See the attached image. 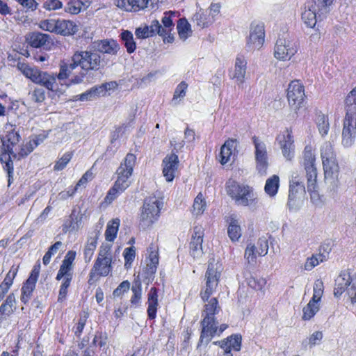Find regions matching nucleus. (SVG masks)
<instances>
[{
    "instance_id": "37998d69",
    "label": "nucleus",
    "mask_w": 356,
    "mask_h": 356,
    "mask_svg": "<svg viewBox=\"0 0 356 356\" xmlns=\"http://www.w3.org/2000/svg\"><path fill=\"white\" fill-rule=\"evenodd\" d=\"M318 8V17L323 19L331 10L334 0H312Z\"/></svg>"
},
{
    "instance_id": "680f3d73",
    "label": "nucleus",
    "mask_w": 356,
    "mask_h": 356,
    "mask_svg": "<svg viewBox=\"0 0 356 356\" xmlns=\"http://www.w3.org/2000/svg\"><path fill=\"white\" fill-rule=\"evenodd\" d=\"M107 342V334L106 333L99 332L97 333L95 336L92 341V345L95 346H99L100 348H102L103 350H106L108 348Z\"/></svg>"
},
{
    "instance_id": "72a5a7b5",
    "label": "nucleus",
    "mask_w": 356,
    "mask_h": 356,
    "mask_svg": "<svg viewBox=\"0 0 356 356\" xmlns=\"http://www.w3.org/2000/svg\"><path fill=\"white\" fill-rule=\"evenodd\" d=\"M99 232L98 231H95L91 234V236H90L88 238L87 244L84 250V257L86 262L90 261L92 259L94 251L96 249L97 241L99 237Z\"/></svg>"
},
{
    "instance_id": "9b49d317",
    "label": "nucleus",
    "mask_w": 356,
    "mask_h": 356,
    "mask_svg": "<svg viewBox=\"0 0 356 356\" xmlns=\"http://www.w3.org/2000/svg\"><path fill=\"white\" fill-rule=\"evenodd\" d=\"M252 142L254 146L256 169L260 175H265L268 167V156L266 143L256 136L252 137Z\"/></svg>"
},
{
    "instance_id": "393cba45",
    "label": "nucleus",
    "mask_w": 356,
    "mask_h": 356,
    "mask_svg": "<svg viewBox=\"0 0 356 356\" xmlns=\"http://www.w3.org/2000/svg\"><path fill=\"white\" fill-rule=\"evenodd\" d=\"M16 309L15 296L13 293H11L0 306V323L14 314Z\"/></svg>"
},
{
    "instance_id": "c03bdc74",
    "label": "nucleus",
    "mask_w": 356,
    "mask_h": 356,
    "mask_svg": "<svg viewBox=\"0 0 356 356\" xmlns=\"http://www.w3.org/2000/svg\"><path fill=\"white\" fill-rule=\"evenodd\" d=\"M346 115L354 116L356 114V88L350 92L346 99Z\"/></svg>"
},
{
    "instance_id": "c85d7f7f",
    "label": "nucleus",
    "mask_w": 356,
    "mask_h": 356,
    "mask_svg": "<svg viewBox=\"0 0 356 356\" xmlns=\"http://www.w3.org/2000/svg\"><path fill=\"white\" fill-rule=\"evenodd\" d=\"M351 283V277L348 272H342L335 280V287L334 289V296L337 298L339 297L350 286Z\"/></svg>"
},
{
    "instance_id": "bb28decb",
    "label": "nucleus",
    "mask_w": 356,
    "mask_h": 356,
    "mask_svg": "<svg viewBox=\"0 0 356 356\" xmlns=\"http://www.w3.org/2000/svg\"><path fill=\"white\" fill-rule=\"evenodd\" d=\"M26 40L33 47L40 48L51 43V36L48 34L33 32L27 35Z\"/></svg>"
},
{
    "instance_id": "e433bc0d",
    "label": "nucleus",
    "mask_w": 356,
    "mask_h": 356,
    "mask_svg": "<svg viewBox=\"0 0 356 356\" xmlns=\"http://www.w3.org/2000/svg\"><path fill=\"white\" fill-rule=\"evenodd\" d=\"M36 282L29 279L22 287L21 301L24 304H27L32 297L33 292L35 288Z\"/></svg>"
},
{
    "instance_id": "412c9836",
    "label": "nucleus",
    "mask_w": 356,
    "mask_h": 356,
    "mask_svg": "<svg viewBox=\"0 0 356 356\" xmlns=\"http://www.w3.org/2000/svg\"><path fill=\"white\" fill-rule=\"evenodd\" d=\"M247 64V60L243 56L238 55L236 57L231 77L238 85L245 81Z\"/></svg>"
},
{
    "instance_id": "09e8293b",
    "label": "nucleus",
    "mask_w": 356,
    "mask_h": 356,
    "mask_svg": "<svg viewBox=\"0 0 356 356\" xmlns=\"http://www.w3.org/2000/svg\"><path fill=\"white\" fill-rule=\"evenodd\" d=\"M179 35L181 39L185 40L191 33V25L184 19H181L177 26Z\"/></svg>"
},
{
    "instance_id": "6e6552de",
    "label": "nucleus",
    "mask_w": 356,
    "mask_h": 356,
    "mask_svg": "<svg viewBox=\"0 0 356 356\" xmlns=\"http://www.w3.org/2000/svg\"><path fill=\"white\" fill-rule=\"evenodd\" d=\"M162 202L156 197L145 199L140 217L139 225L143 229L151 227L158 219Z\"/></svg>"
},
{
    "instance_id": "39448f33",
    "label": "nucleus",
    "mask_w": 356,
    "mask_h": 356,
    "mask_svg": "<svg viewBox=\"0 0 356 356\" xmlns=\"http://www.w3.org/2000/svg\"><path fill=\"white\" fill-rule=\"evenodd\" d=\"M226 191L238 206L254 207L257 204V195L253 188L248 185L229 180L227 182Z\"/></svg>"
},
{
    "instance_id": "de8ad7c7",
    "label": "nucleus",
    "mask_w": 356,
    "mask_h": 356,
    "mask_svg": "<svg viewBox=\"0 0 356 356\" xmlns=\"http://www.w3.org/2000/svg\"><path fill=\"white\" fill-rule=\"evenodd\" d=\"M319 308L318 303L310 300L303 308L302 319L305 321L310 320L318 312Z\"/></svg>"
},
{
    "instance_id": "20e7f679",
    "label": "nucleus",
    "mask_w": 356,
    "mask_h": 356,
    "mask_svg": "<svg viewBox=\"0 0 356 356\" xmlns=\"http://www.w3.org/2000/svg\"><path fill=\"white\" fill-rule=\"evenodd\" d=\"M207 303L204 305V309L202 312L203 320L202 321V332L200 335V343L204 341L208 343L211 337L216 334L218 330V323L216 322L214 315L220 310L218 305V301L216 298H212L206 300Z\"/></svg>"
},
{
    "instance_id": "3c124183",
    "label": "nucleus",
    "mask_w": 356,
    "mask_h": 356,
    "mask_svg": "<svg viewBox=\"0 0 356 356\" xmlns=\"http://www.w3.org/2000/svg\"><path fill=\"white\" fill-rule=\"evenodd\" d=\"M316 124L320 134L323 136L327 134L330 124L327 117L323 113H319L316 117Z\"/></svg>"
},
{
    "instance_id": "9d476101",
    "label": "nucleus",
    "mask_w": 356,
    "mask_h": 356,
    "mask_svg": "<svg viewBox=\"0 0 356 356\" xmlns=\"http://www.w3.org/2000/svg\"><path fill=\"white\" fill-rule=\"evenodd\" d=\"M298 51L296 43L289 37H280L277 39L275 49V57L281 60H289Z\"/></svg>"
},
{
    "instance_id": "58836bf2",
    "label": "nucleus",
    "mask_w": 356,
    "mask_h": 356,
    "mask_svg": "<svg viewBox=\"0 0 356 356\" xmlns=\"http://www.w3.org/2000/svg\"><path fill=\"white\" fill-rule=\"evenodd\" d=\"M228 236L232 241L239 239L241 236V229L238 220L235 218L231 217L227 229Z\"/></svg>"
},
{
    "instance_id": "6ab92c4d",
    "label": "nucleus",
    "mask_w": 356,
    "mask_h": 356,
    "mask_svg": "<svg viewBox=\"0 0 356 356\" xmlns=\"http://www.w3.org/2000/svg\"><path fill=\"white\" fill-rule=\"evenodd\" d=\"M204 230L201 227H195L190 243V253L193 258L202 257Z\"/></svg>"
},
{
    "instance_id": "423d86ee",
    "label": "nucleus",
    "mask_w": 356,
    "mask_h": 356,
    "mask_svg": "<svg viewBox=\"0 0 356 356\" xmlns=\"http://www.w3.org/2000/svg\"><path fill=\"white\" fill-rule=\"evenodd\" d=\"M17 69L33 83L40 85L51 91L57 90V75L56 74L41 71L37 68L31 67L24 63H18Z\"/></svg>"
},
{
    "instance_id": "ea45409f",
    "label": "nucleus",
    "mask_w": 356,
    "mask_h": 356,
    "mask_svg": "<svg viewBox=\"0 0 356 356\" xmlns=\"http://www.w3.org/2000/svg\"><path fill=\"white\" fill-rule=\"evenodd\" d=\"M305 191H299L297 187H293L292 185L289 186V194L288 204L290 208H294L299 205L301 199L302 198Z\"/></svg>"
},
{
    "instance_id": "f3484780",
    "label": "nucleus",
    "mask_w": 356,
    "mask_h": 356,
    "mask_svg": "<svg viewBox=\"0 0 356 356\" xmlns=\"http://www.w3.org/2000/svg\"><path fill=\"white\" fill-rule=\"evenodd\" d=\"M265 33L262 24H252L247 46L250 50L259 49L264 42Z\"/></svg>"
},
{
    "instance_id": "5fc2aeb1",
    "label": "nucleus",
    "mask_w": 356,
    "mask_h": 356,
    "mask_svg": "<svg viewBox=\"0 0 356 356\" xmlns=\"http://www.w3.org/2000/svg\"><path fill=\"white\" fill-rule=\"evenodd\" d=\"M206 209V202L202 193H199L195 198L193 205V213L195 215L202 214Z\"/></svg>"
},
{
    "instance_id": "13d9d810",
    "label": "nucleus",
    "mask_w": 356,
    "mask_h": 356,
    "mask_svg": "<svg viewBox=\"0 0 356 356\" xmlns=\"http://www.w3.org/2000/svg\"><path fill=\"white\" fill-rule=\"evenodd\" d=\"M83 3L80 0H71L65 7V11L72 14L76 15L81 10Z\"/></svg>"
},
{
    "instance_id": "e2e57ef3",
    "label": "nucleus",
    "mask_w": 356,
    "mask_h": 356,
    "mask_svg": "<svg viewBox=\"0 0 356 356\" xmlns=\"http://www.w3.org/2000/svg\"><path fill=\"white\" fill-rule=\"evenodd\" d=\"M248 284L255 290H261L266 285V281L262 277H250L248 279Z\"/></svg>"
},
{
    "instance_id": "bf43d9fd",
    "label": "nucleus",
    "mask_w": 356,
    "mask_h": 356,
    "mask_svg": "<svg viewBox=\"0 0 356 356\" xmlns=\"http://www.w3.org/2000/svg\"><path fill=\"white\" fill-rule=\"evenodd\" d=\"M321 156L322 160L336 158L332 145L330 142H325L321 148Z\"/></svg>"
},
{
    "instance_id": "4c0bfd02",
    "label": "nucleus",
    "mask_w": 356,
    "mask_h": 356,
    "mask_svg": "<svg viewBox=\"0 0 356 356\" xmlns=\"http://www.w3.org/2000/svg\"><path fill=\"white\" fill-rule=\"evenodd\" d=\"M280 186V178L277 175H273L267 179L264 186V191L270 197H274Z\"/></svg>"
},
{
    "instance_id": "7c9ffc66",
    "label": "nucleus",
    "mask_w": 356,
    "mask_h": 356,
    "mask_svg": "<svg viewBox=\"0 0 356 356\" xmlns=\"http://www.w3.org/2000/svg\"><path fill=\"white\" fill-rule=\"evenodd\" d=\"M45 138L46 136L44 135L40 134L35 136L28 142L24 143V149H20L19 156H23V158L27 156L31 152L33 151L35 148L43 143Z\"/></svg>"
},
{
    "instance_id": "49530a36",
    "label": "nucleus",
    "mask_w": 356,
    "mask_h": 356,
    "mask_svg": "<svg viewBox=\"0 0 356 356\" xmlns=\"http://www.w3.org/2000/svg\"><path fill=\"white\" fill-rule=\"evenodd\" d=\"M120 225V220L118 218L113 219L111 223H108L105 232L106 239L108 241H113L116 238Z\"/></svg>"
},
{
    "instance_id": "864d4df0",
    "label": "nucleus",
    "mask_w": 356,
    "mask_h": 356,
    "mask_svg": "<svg viewBox=\"0 0 356 356\" xmlns=\"http://www.w3.org/2000/svg\"><path fill=\"white\" fill-rule=\"evenodd\" d=\"M102 91H104L102 87H92L90 90L79 95L78 99L82 102L92 100L97 97Z\"/></svg>"
},
{
    "instance_id": "c756f323",
    "label": "nucleus",
    "mask_w": 356,
    "mask_h": 356,
    "mask_svg": "<svg viewBox=\"0 0 356 356\" xmlns=\"http://www.w3.org/2000/svg\"><path fill=\"white\" fill-rule=\"evenodd\" d=\"M236 140L229 139L226 140L224 145L221 147L220 152V162L221 164L225 165L227 163L233 155V151L236 147Z\"/></svg>"
},
{
    "instance_id": "69168bd1",
    "label": "nucleus",
    "mask_w": 356,
    "mask_h": 356,
    "mask_svg": "<svg viewBox=\"0 0 356 356\" xmlns=\"http://www.w3.org/2000/svg\"><path fill=\"white\" fill-rule=\"evenodd\" d=\"M17 271L18 269L17 267L12 266L8 273H7L1 284L7 287L8 289H10V287L12 286L13 283V280L15 279L17 273Z\"/></svg>"
},
{
    "instance_id": "5701e85b",
    "label": "nucleus",
    "mask_w": 356,
    "mask_h": 356,
    "mask_svg": "<svg viewBox=\"0 0 356 356\" xmlns=\"http://www.w3.org/2000/svg\"><path fill=\"white\" fill-rule=\"evenodd\" d=\"M150 0H115V5L127 12H138L147 8Z\"/></svg>"
},
{
    "instance_id": "f8f14e48",
    "label": "nucleus",
    "mask_w": 356,
    "mask_h": 356,
    "mask_svg": "<svg viewBox=\"0 0 356 356\" xmlns=\"http://www.w3.org/2000/svg\"><path fill=\"white\" fill-rule=\"evenodd\" d=\"M81 61V69L88 72L90 70L97 71L104 68L106 65L104 58L97 52L90 51H77Z\"/></svg>"
},
{
    "instance_id": "4be33fe9",
    "label": "nucleus",
    "mask_w": 356,
    "mask_h": 356,
    "mask_svg": "<svg viewBox=\"0 0 356 356\" xmlns=\"http://www.w3.org/2000/svg\"><path fill=\"white\" fill-rule=\"evenodd\" d=\"M83 216L80 211L73 209L63 225V231L75 232L80 229L83 226Z\"/></svg>"
},
{
    "instance_id": "052dcab7",
    "label": "nucleus",
    "mask_w": 356,
    "mask_h": 356,
    "mask_svg": "<svg viewBox=\"0 0 356 356\" xmlns=\"http://www.w3.org/2000/svg\"><path fill=\"white\" fill-rule=\"evenodd\" d=\"M57 19H47L42 20L39 24V27L44 31L56 33Z\"/></svg>"
},
{
    "instance_id": "473e14b6",
    "label": "nucleus",
    "mask_w": 356,
    "mask_h": 356,
    "mask_svg": "<svg viewBox=\"0 0 356 356\" xmlns=\"http://www.w3.org/2000/svg\"><path fill=\"white\" fill-rule=\"evenodd\" d=\"M215 344H219L223 350H234L238 351L241 348V337L238 335L231 336L228 337L226 341H216Z\"/></svg>"
},
{
    "instance_id": "ddd939ff",
    "label": "nucleus",
    "mask_w": 356,
    "mask_h": 356,
    "mask_svg": "<svg viewBox=\"0 0 356 356\" xmlns=\"http://www.w3.org/2000/svg\"><path fill=\"white\" fill-rule=\"evenodd\" d=\"M305 97L304 86L300 81L298 80L291 81L287 88V99L289 104L296 110L302 104Z\"/></svg>"
},
{
    "instance_id": "774afa93",
    "label": "nucleus",
    "mask_w": 356,
    "mask_h": 356,
    "mask_svg": "<svg viewBox=\"0 0 356 356\" xmlns=\"http://www.w3.org/2000/svg\"><path fill=\"white\" fill-rule=\"evenodd\" d=\"M32 101L41 103L45 99V92L42 88H35L29 94Z\"/></svg>"
},
{
    "instance_id": "a878e982",
    "label": "nucleus",
    "mask_w": 356,
    "mask_h": 356,
    "mask_svg": "<svg viewBox=\"0 0 356 356\" xmlns=\"http://www.w3.org/2000/svg\"><path fill=\"white\" fill-rule=\"evenodd\" d=\"M79 31V25L71 20L57 19L56 34L63 36L74 35Z\"/></svg>"
},
{
    "instance_id": "4d7b16f0",
    "label": "nucleus",
    "mask_w": 356,
    "mask_h": 356,
    "mask_svg": "<svg viewBox=\"0 0 356 356\" xmlns=\"http://www.w3.org/2000/svg\"><path fill=\"white\" fill-rule=\"evenodd\" d=\"M323 282L321 280H317L314 284L313 288V296L310 300L314 301L315 302L318 304V302L321 300V297L323 294Z\"/></svg>"
},
{
    "instance_id": "cd10ccee",
    "label": "nucleus",
    "mask_w": 356,
    "mask_h": 356,
    "mask_svg": "<svg viewBox=\"0 0 356 356\" xmlns=\"http://www.w3.org/2000/svg\"><path fill=\"white\" fill-rule=\"evenodd\" d=\"M97 51L109 55H116L120 50L119 44L113 40H103L95 43Z\"/></svg>"
},
{
    "instance_id": "6e6d98bb",
    "label": "nucleus",
    "mask_w": 356,
    "mask_h": 356,
    "mask_svg": "<svg viewBox=\"0 0 356 356\" xmlns=\"http://www.w3.org/2000/svg\"><path fill=\"white\" fill-rule=\"evenodd\" d=\"M324 260H325V256L322 254L312 255L307 259L305 264V269L306 270H311Z\"/></svg>"
},
{
    "instance_id": "aec40b11",
    "label": "nucleus",
    "mask_w": 356,
    "mask_h": 356,
    "mask_svg": "<svg viewBox=\"0 0 356 356\" xmlns=\"http://www.w3.org/2000/svg\"><path fill=\"white\" fill-rule=\"evenodd\" d=\"M316 6L313 1H307L302 13V21L310 28L314 27L318 19H322L318 17V8Z\"/></svg>"
},
{
    "instance_id": "f257e3e1",
    "label": "nucleus",
    "mask_w": 356,
    "mask_h": 356,
    "mask_svg": "<svg viewBox=\"0 0 356 356\" xmlns=\"http://www.w3.org/2000/svg\"><path fill=\"white\" fill-rule=\"evenodd\" d=\"M20 136L13 124L5 125V135L1 138L2 147L0 150V162L3 169L7 173L8 184L10 186L13 181L14 168L11 156L20 160L23 156H19L21 149H24L23 143H19Z\"/></svg>"
},
{
    "instance_id": "a18cd8bd",
    "label": "nucleus",
    "mask_w": 356,
    "mask_h": 356,
    "mask_svg": "<svg viewBox=\"0 0 356 356\" xmlns=\"http://www.w3.org/2000/svg\"><path fill=\"white\" fill-rule=\"evenodd\" d=\"M121 38L124 42L127 52L129 54L133 53L136 50V44L134 42L132 33L127 30L124 31L121 33Z\"/></svg>"
},
{
    "instance_id": "338daca9",
    "label": "nucleus",
    "mask_w": 356,
    "mask_h": 356,
    "mask_svg": "<svg viewBox=\"0 0 356 356\" xmlns=\"http://www.w3.org/2000/svg\"><path fill=\"white\" fill-rule=\"evenodd\" d=\"M72 157V153L67 152L63 155L61 158L54 165L55 170H61L65 168Z\"/></svg>"
},
{
    "instance_id": "f03ea898",
    "label": "nucleus",
    "mask_w": 356,
    "mask_h": 356,
    "mask_svg": "<svg viewBox=\"0 0 356 356\" xmlns=\"http://www.w3.org/2000/svg\"><path fill=\"white\" fill-rule=\"evenodd\" d=\"M136 157L134 154H127L123 162L121 163L116 171L117 179L114 186L109 190L106 196V201L111 202L121 193L125 191L130 185V177L133 172V168L136 163Z\"/></svg>"
},
{
    "instance_id": "7ed1b4c3",
    "label": "nucleus",
    "mask_w": 356,
    "mask_h": 356,
    "mask_svg": "<svg viewBox=\"0 0 356 356\" xmlns=\"http://www.w3.org/2000/svg\"><path fill=\"white\" fill-rule=\"evenodd\" d=\"M302 165L305 168L307 181V191L310 194L311 200L315 204L321 202L318 192L317 169L316 167V157L310 146H306L303 152Z\"/></svg>"
},
{
    "instance_id": "2f4dec72",
    "label": "nucleus",
    "mask_w": 356,
    "mask_h": 356,
    "mask_svg": "<svg viewBox=\"0 0 356 356\" xmlns=\"http://www.w3.org/2000/svg\"><path fill=\"white\" fill-rule=\"evenodd\" d=\"M147 304V315L149 318L154 319L156 316L159 305L157 290L155 288H151L148 293Z\"/></svg>"
},
{
    "instance_id": "dca6fc26",
    "label": "nucleus",
    "mask_w": 356,
    "mask_h": 356,
    "mask_svg": "<svg viewBox=\"0 0 356 356\" xmlns=\"http://www.w3.org/2000/svg\"><path fill=\"white\" fill-rule=\"evenodd\" d=\"M277 140L280 144L282 153L286 160L291 161L294 156V140L292 133L286 129L282 134L279 135Z\"/></svg>"
},
{
    "instance_id": "8fccbe9b",
    "label": "nucleus",
    "mask_w": 356,
    "mask_h": 356,
    "mask_svg": "<svg viewBox=\"0 0 356 356\" xmlns=\"http://www.w3.org/2000/svg\"><path fill=\"white\" fill-rule=\"evenodd\" d=\"M188 85L185 81H181L176 88L172 103L174 105H177L181 99H183L186 93Z\"/></svg>"
},
{
    "instance_id": "c9c22d12",
    "label": "nucleus",
    "mask_w": 356,
    "mask_h": 356,
    "mask_svg": "<svg viewBox=\"0 0 356 356\" xmlns=\"http://www.w3.org/2000/svg\"><path fill=\"white\" fill-rule=\"evenodd\" d=\"M193 20L200 28L208 26L213 22L212 17H209L208 13L202 9L193 15Z\"/></svg>"
},
{
    "instance_id": "79ce46f5",
    "label": "nucleus",
    "mask_w": 356,
    "mask_h": 356,
    "mask_svg": "<svg viewBox=\"0 0 356 356\" xmlns=\"http://www.w3.org/2000/svg\"><path fill=\"white\" fill-rule=\"evenodd\" d=\"M324 175H339V165L336 158L322 160Z\"/></svg>"
},
{
    "instance_id": "b1692460",
    "label": "nucleus",
    "mask_w": 356,
    "mask_h": 356,
    "mask_svg": "<svg viewBox=\"0 0 356 356\" xmlns=\"http://www.w3.org/2000/svg\"><path fill=\"white\" fill-rule=\"evenodd\" d=\"M78 66L81 67V61L79 56L76 51L72 56L71 63L70 64L63 63L60 65L59 73L57 74V79L62 81L67 79L72 74V71Z\"/></svg>"
},
{
    "instance_id": "4468645a",
    "label": "nucleus",
    "mask_w": 356,
    "mask_h": 356,
    "mask_svg": "<svg viewBox=\"0 0 356 356\" xmlns=\"http://www.w3.org/2000/svg\"><path fill=\"white\" fill-rule=\"evenodd\" d=\"M268 244L265 238H259L256 245L249 244L245 251V258L248 263L254 265L257 257L265 256L268 253Z\"/></svg>"
},
{
    "instance_id": "603ef678",
    "label": "nucleus",
    "mask_w": 356,
    "mask_h": 356,
    "mask_svg": "<svg viewBox=\"0 0 356 356\" xmlns=\"http://www.w3.org/2000/svg\"><path fill=\"white\" fill-rule=\"evenodd\" d=\"M133 296L130 300L131 304L134 306H138L142 298V286L140 282H136L132 287Z\"/></svg>"
},
{
    "instance_id": "2eb2a0df",
    "label": "nucleus",
    "mask_w": 356,
    "mask_h": 356,
    "mask_svg": "<svg viewBox=\"0 0 356 356\" xmlns=\"http://www.w3.org/2000/svg\"><path fill=\"white\" fill-rule=\"evenodd\" d=\"M356 136V118L355 116L346 115L342 131V145L346 147H350L355 142Z\"/></svg>"
},
{
    "instance_id": "0eeeda50",
    "label": "nucleus",
    "mask_w": 356,
    "mask_h": 356,
    "mask_svg": "<svg viewBox=\"0 0 356 356\" xmlns=\"http://www.w3.org/2000/svg\"><path fill=\"white\" fill-rule=\"evenodd\" d=\"M112 261L111 245L108 244L102 245L98 257L90 270L88 282L90 284L92 280L96 275L107 276L112 270Z\"/></svg>"
},
{
    "instance_id": "1a4fd4ad",
    "label": "nucleus",
    "mask_w": 356,
    "mask_h": 356,
    "mask_svg": "<svg viewBox=\"0 0 356 356\" xmlns=\"http://www.w3.org/2000/svg\"><path fill=\"white\" fill-rule=\"evenodd\" d=\"M220 277V271L218 264L209 262L207 270L205 273L206 285L201 291L200 296L204 302L208 300L210 296L216 291Z\"/></svg>"
},
{
    "instance_id": "f704fd0d",
    "label": "nucleus",
    "mask_w": 356,
    "mask_h": 356,
    "mask_svg": "<svg viewBox=\"0 0 356 356\" xmlns=\"http://www.w3.org/2000/svg\"><path fill=\"white\" fill-rule=\"evenodd\" d=\"M325 182L327 185V191L330 197L332 198L337 197L340 185L339 175L325 176Z\"/></svg>"
},
{
    "instance_id": "a211bd4d",
    "label": "nucleus",
    "mask_w": 356,
    "mask_h": 356,
    "mask_svg": "<svg viewBox=\"0 0 356 356\" xmlns=\"http://www.w3.org/2000/svg\"><path fill=\"white\" fill-rule=\"evenodd\" d=\"M179 165L178 156L175 153L167 155L163 160V174L167 181H172Z\"/></svg>"
},
{
    "instance_id": "a19ab883",
    "label": "nucleus",
    "mask_w": 356,
    "mask_h": 356,
    "mask_svg": "<svg viewBox=\"0 0 356 356\" xmlns=\"http://www.w3.org/2000/svg\"><path fill=\"white\" fill-rule=\"evenodd\" d=\"M149 263L147 264V273L152 275L155 273L156 270L159 264V254L156 248L152 245L149 248Z\"/></svg>"
},
{
    "instance_id": "0e129e2a",
    "label": "nucleus",
    "mask_w": 356,
    "mask_h": 356,
    "mask_svg": "<svg viewBox=\"0 0 356 356\" xmlns=\"http://www.w3.org/2000/svg\"><path fill=\"white\" fill-rule=\"evenodd\" d=\"M88 318V314L86 312H83L80 315V318L78 321V323H76V326L74 328V332L76 337L81 336Z\"/></svg>"
}]
</instances>
